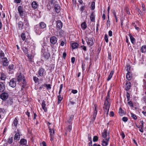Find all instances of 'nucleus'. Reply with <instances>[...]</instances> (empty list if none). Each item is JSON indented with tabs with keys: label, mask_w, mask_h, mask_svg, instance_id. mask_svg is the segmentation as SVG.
<instances>
[{
	"label": "nucleus",
	"mask_w": 146,
	"mask_h": 146,
	"mask_svg": "<svg viewBox=\"0 0 146 146\" xmlns=\"http://www.w3.org/2000/svg\"><path fill=\"white\" fill-rule=\"evenodd\" d=\"M27 56L28 57L29 59V61L31 62L32 61V56L31 54L29 55V54H27Z\"/></svg>",
	"instance_id": "obj_46"
},
{
	"label": "nucleus",
	"mask_w": 146,
	"mask_h": 146,
	"mask_svg": "<svg viewBox=\"0 0 146 146\" xmlns=\"http://www.w3.org/2000/svg\"><path fill=\"white\" fill-rule=\"evenodd\" d=\"M38 25L43 30H44V29L46 28V24L43 22L40 23Z\"/></svg>",
	"instance_id": "obj_17"
},
{
	"label": "nucleus",
	"mask_w": 146,
	"mask_h": 146,
	"mask_svg": "<svg viewBox=\"0 0 146 146\" xmlns=\"http://www.w3.org/2000/svg\"><path fill=\"white\" fill-rule=\"evenodd\" d=\"M128 104L131 107H133V104L132 102L131 101H129L128 102Z\"/></svg>",
	"instance_id": "obj_58"
},
{
	"label": "nucleus",
	"mask_w": 146,
	"mask_h": 146,
	"mask_svg": "<svg viewBox=\"0 0 146 146\" xmlns=\"http://www.w3.org/2000/svg\"><path fill=\"white\" fill-rule=\"evenodd\" d=\"M110 20H107V27L109 26L110 25Z\"/></svg>",
	"instance_id": "obj_62"
},
{
	"label": "nucleus",
	"mask_w": 146,
	"mask_h": 146,
	"mask_svg": "<svg viewBox=\"0 0 146 146\" xmlns=\"http://www.w3.org/2000/svg\"><path fill=\"white\" fill-rule=\"evenodd\" d=\"M34 31L36 33L40 35L44 31V30L41 29L37 25L35 26Z\"/></svg>",
	"instance_id": "obj_3"
},
{
	"label": "nucleus",
	"mask_w": 146,
	"mask_h": 146,
	"mask_svg": "<svg viewBox=\"0 0 146 146\" xmlns=\"http://www.w3.org/2000/svg\"><path fill=\"white\" fill-rule=\"evenodd\" d=\"M63 85L62 84H61L60 87V89L58 92V94H60L63 88Z\"/></svg>",
	"instance_id": "obj_51"
},
{
	"label": "nucleus",
	"mask_w": 146,
	"mask_h": 146,
	"mask_svg": "<svg viewBox=\"0 0 146 146\" xmlns=\"http://www.w3.org/2000/svg\"><path fill=\"white\" fill-rule=\"evenodd\" d=\"M46 72L43 68H40L38 71V74L40 76L42 77L45 75Z\"/></svg>",
	"instance_id": "obj_8"
},
{
	"label": "nucleus",
	"mask_w": 146,
	"mask_h": 146,
	"mask_svg": "<svg viewBox=\"0 0 146 146\" xmlns=\"http://www.w3.org/2000/svg\"><path fill=\"white\" fill-rule=\"evenodd\" d=\"M141 50L142 53H145L146 52V46L144 45L142 46L141 48Z\"/></svg>",
	"instance_id": "obj_32"
},
{
	"label": "nucleus",
	"mask_w": 146,
	"mask_h": 146,
	"mask_svg": "<svg viewBox=\"0 0 146 146\" xmlns=\"http://www.w3.org/2000/svg\"><path fill=\"white\" fill-rule=\"evenodd\" d=\"M131 75L130 72H128L126 75V78L128 80H131Z\"/></svg>",
	"instance_id": "obj_30"
},
{
	"label": "nucleus",
	"mask_w": 146,
	"mask_h": 146,
	"mask_svg": "<svg viewBox=\"0 0 146 146\" xmlns=\"http://www.w3.org/2000/svg\"><path fill=\"white\" fill-rule=\"evenodd\" d=\"M9 94L6 92H4L0 95V98L3 100H6L9 97Z\"/></svg>",
	"instance_id": "obj_6"
},
{
	"label": "nucleus",
	"mask_w": 146,
	"mask_h": 146,
	"mask_svg": "<svg viewBox=\"0 0 146 146\" xmlns=\"http://www.w3.org/2000/svg\"><path fill=\"white\" fill-rule=\"evenodd\" d=\"M20 138V135L19 133H17L14 135V139L17 141L19 140Z\"/></svg>",
	"instance_id": "obj_24"
},
{
	"label": "nucleus",
	"mask_w": 146,
	"mask_h": 146,
	"mask_svg": "<svg viewBox=\"0 0 146 146\" xmlns=\"http://www.w3.org/2000/svg\"><path fill=\"white\" fill-rule=\"evenodd\" d=\"M54 9L56 12L58 13L60 11V5L58 4H55L54 5Z\"/></svg>",
	"instance_id": "obj_18"
},
{
	"label": "nucleus",
	"mask_w": 146,
	"mask_h": 146,
	"mask_svg": "<svg viewBox=\"0 0 146 146\" xmlns=\"http://www.w3.org/2000/svg\"><path fill=\"white\" fill-rule=\"evenodd\" d=\"M126 97L128 101L129 100L130 94L128 92H127L126 94Z\"/></svg>",
	"instance_id": "obj_57"
},
{
	"label": "nucleus",
	"mask_w": 146,
	"mask_h": 146,
	"mask_svg": "<svg viewBox=\"0 0 146 146\" xmlns=\"http://www.w3.org/2000/svg\"><path fill=\"white\" fill-rule=\"evenodd\" d=\"M72 125H68V127H67V128L66 129V132L65 133V134L66 135L67 134V132H70L72 130Z\"/></svg>",
	"instance_id": "obj_33"
},
{
	"label": "nucleus",
	"mask_w": 146,
	"mask_h": 146,
	"mask_svg": "<svg viewBox=\"0 0 146 146\" xmlns=\"http://www.w3.org/2000/svg\"><path fill=\"white\" fill-rule=\"evenodd\" d=\"M95 3L94 2H92V4L91 6V7L92 9V10H93L95 8Z\"/></svg>",
	"instance_id": "obj_47"
},
{
	"label": "nucleus",
	"mask_w": 146,
	"mask_h": 146,
	"mask_svg": "<svg viewBox=\"0 0 146 146\" xmlns=\"http://www.w3.org/2000/svg\"><path fill=\"white\" fill-rule=\"evenodd\" d=\"M78 92V91L76 90H72V92L74 94H76Z\"/></svg>",
	"instance_id": "obj_59"
},
{
	"label": "nucleus",
	"mask_w": 146,
	"mask_h": 146,
	"mask_svg": "<svg viewBox=\"0 0 146 146\" xmlns=\"http://www.w3.org/2000/svg\"><path fill=\"white\" fill-rule=\"evenodd\" d=\"M33 80L35 83L38 82L39 79L36 76L33 77Z\"/></svg>",
	"instance_id": "obj_45"
},
{
	"label": "nucleus",
	"mask_w": 146,
	"mask_h": 146,
	"mask_svg": "<svg viewBox=\"0 0 146 146\" xmlns=\"http://www.w3.org/2000/svg\"><path fill=\"white\" fill-rule=\"evenodd\" d=\"M17 79L15 78L12 79L10 81L9 83V86L12 88L15 87L16 85Z\"/></svg>",
	"instance_id": "obj_4"
},
{
	"label": "nucleus",
	"mask_w": 146,
	"mask_h": 146,
	"mask_svg": "<svg viewBox=\"0 0 146 146\" xmlns=\"http://www.w3.org/2000/svg\"><path fill=\"white\" fill-rule=\"evenodd\" d=\"M23 23L21 21H20L18 23V27L19 29H23Z\"/></svg>",
	"instance_id": "obj_26"
},
{
	"label": "nucleus",
	"mask_w": 146,
	"mask_h": 146,
	"mask_svg": "<svg viewBox=\"0 0 146 146\" xmlns=\"http://www.w3.org/2000/svg\"><path fill=\"white\" fill-rule=\"evenodd\" d=\"M81 47H82V49H83L84 50H85V51L86 50V46H84L83 45V46H81Z\"/></svg>",
	"instance_id": "obj_63"
},
{
	"label": "nucleus",
	"mask_w": 146,
	"mask_h": 146,
	"mask_svg": "<svg viewBox=\"0 0 146 146\" xmlns=\"http://www.w3.org/2000/svg\"><path fill=\"white\" fill-rule=\"evenodd\" d=\"M143 125H140L139 126V127L138 128L139 129V131L141 132H143Z\"/></svg>",
	"instance_id": "obj_43"
},
{
	"label": "nucleus",
	"mask_w": 146,
	"mask_h": 146,
	"mask_svg": "<svg viewBox=\"0 0 146 146\" xmlns=\"http://www.w3.org/2000/svg\"><path fill=\"white\" fill-rule=\"evenodd\" d=\"M131 86V83L128 81H127L126 84L125 85V90L126 91H128L130 89Z\"/></svg>",
	"instance_id": "obj_21"
},
{
	"label": "nucleus",
	"mask_w": 146,
	"mask_h": 146,
	"mask_svg": "<svg viewBox=\"0 0 146 146\" xmlns=\"http://www.w3.org/2000/svg\"><path fill=\"white\" fill-rule=\"evenodd\" d=\"M1 74V75L0 76V80H1L5 81L7 78L6 75L3 72H2Z\"/></svg>",
	"instance_id": "obj_15"
},
{
	"label": "nucleus",
	"mask_w": 146,
	"mask_h": 146,
	"mask_svg": "<svg viewBox=\"0 0 146 146\" xmlns=\"http://www.w3.org/2000/svg\"><path fill=\"white\" fill-rule=\"evenodd\" d=\"M128 120V119L127 117H123L122 118V120L125 122H127Z\"/></svg>",
	"instance_id": "obj_56"
},
{
	"label": "nucleus",
	"mask_w": 146,
	"mask_h": 146,
	"mask_svg": "<svg viewBox=\"0 0 146 146\" xmlns=\"http://www.w3.org/2000/svg\"><path fill=\"white\" fill-rule=\"evenodd\" d=\"M18 123V120L16 118H15L12 124L13 128H15L17 127Z\"/></svg>",
	"instance_id": "obj_16"
},
{
	"label": "nucleus",
	"mask_w": 146,
	"mask_h": 146,
	"mask_svg": "<svg viewBox=\"0 0 146 146\" xmlns=\"http://www.w3.org/2000/svg\"><path fill=\"white\" fill-rule=\"evenodd\" d=\"M81 26L82 29L84 30L87 27V25L85 22H84L81 24Z\"/></svg>",
	"instance_id": "obj_35"
},
{
	"label": "nucleus",
	"mask_w": 146,
	"mask_h": 146,
	"mask_svg": "<svg viewBox=\"0 0 146 146\" xmlns=\"http://www.w3.org/2000/svg\"><path fill=\"white\" fill-rule=\"evenodd\" d=\"M95 107V109L94 110V113L93 115L92 118L94 120L96 117L98 111H97V108L98 106L97 105L95 104L94 105Z\"/></svg>",
	"instance_id": "obj_12"
},
{
	"label": "nucleus",
	"mask_w": 146,
	"mask_h": 146,
	"mask_svg": "<svg viewBox=\"0 0 146 146\" xmlns=\"http://www.w3.org/2000/svg\"><path fill=\"white\" fill-rule=\"evenodd\" d=\"M48 129L49 130V131L50 133V136H53L52 132V129H51L50 126H48Z\"/></svg>",
	"instance_id": "obj_50"
},
{
	"label": "nucleus",
	"mask_w": 146,
	"mask_h": 146,
	"mask_svg": "<svg viewBox=\"0 0 146 146\" xmlns=\"http://www.w3.org/2000/svg\"><path fill=\"white\" fill-rule=\"evenodd\" d=\"M2 60L3 61V66H7L9 64V62L7 58L6 57H5Z\"/></svg>",
	"instance_id": "obj_20"
},
{
	"label": "nucleus",
	"mask_w": 146,
	"mask_h": 146,
	"mask_svg": "<svg viewBox=\"0 0 146 146\" xmlns=\"http://www.w3.org/2000/svg\"><path fill=\"white\" fill-rule=\"evenodd\" d=\"M119 113L120 115L121 116L125 114L124 111L121 108H120L119 110Z\"/></svg>",
	"instance_id": "obj_38"
},
{
	"label": "nucleus",
	"mask_w": 146,
	"mask_h": 146,
	"mask_svg": "<svg viewBox=\"0 0 146 146\" xmlns=\"http://www.w3.org/2000/svg\"><path fill=\"white\" fill-rule=\"evenodd\" d=\"M17 81L18 82H20L22 80L23 81V82L24 84L25 82V78L24 76L21 73H20L17 76Z\"/></svg>",
	"instance_id": "obj_5"
},
{
	"label": "nucleus",
	"mask_w": 146,
	"mask_h": 146,
	"mask_svg": "<svg viewBox=\"0 0 146 146\" xmlns=\"http://www.w3.org/2000/svg\"><path fill=\"white\" fill-rule=\"evenodd\" d=\"M44 57L46 59H47L50 56V54L49 53L45 52L44 53Z\"/></svg>",
	"instance_id": "obj_34"
},
{
	"label": "nucleus",
	"mask_w": 146,
	"mask_h": 146,
	"mask_svg": "<svg viewBox=\"0 0 146 146\" xmlns=\"http://www.w3.org/2000/svg\"><path fill=\"white\" fill-rule=\"evenodd\" d=\"M50 43L53 44H55L57 42L58 38L55 36L51 37L50 39Z\"/></svg>",
	"instance_id": "obj_7"
},
{
	"label": "nucleus",
	"mask_w": 146,
	"mask_h": 146,
	"mask_svg": "<svg viewBox=\"0 0 146 146\" xmlns=\"http://www.w3.org/2000/svg\"><path fill=\"white\" fill-rule=\"evenodd\" d=\"M104 39L106 42H108V36L106 34L105 35Z\"/></svg>",
	"instance_id": "obj_54"
},
{
	"label": "nucleus",
	"mask_w": 146,
	"mask_h": 146,
	"mask_svg": "<svg viewBox=\"0 0 146 146\" xmlns=\"http://www.w3.org/2000/svg\"><path fill=\"white\" fill-rule=\"evenodd\" d=\"M98 139V138L96 136H94L93 138V141L94 142L97 141Z\"/></svg>",
	"instance_id": "obj_53"
},
{
	"label": "nucleus",
	"mask_w": 146,
	"mask_h": 146,
	"mask_svg": "<svg viewBox=\"0 0 146 146\" xmlns=\"http://www.w3.org/2000/svg\"><path fill=\"white\" fill-rule=\"evenodd\" d=\"M130 38L131 43L134 44L135 43V39L131 35H129Z\"/></svg>",
	"instance_id": "obj_29"
},
{
	"label": "nucleus",
	"mask_w": 146,
	"mask_h": 146,
	"mask_svg": "<svg viewBox=\"0 0 146 146\" xmlns=\"http://www.w3.org/2000/svg\"><path fill=\"white\" fill-rule=\"evenodd\" d=\"M86 41L87 44H88L89 46H92L94 44V42L93 39L92 38L89 39L88 38V39H86Z\"/></svg>",
	"instance_id": "obj_13"
},
{
	"label": "nucleus",
	"mask_w": 146,
	"mask_h": 146,
	"mask_svg": "<svg viewBox=\"0 0 146 146\" xmlns=\"http://www.w3.org/2000/svg\"><path fill=\"white\" fill-rule=\"evenodd\" d=\"M104 106H105L104 111V114L106 115V116H108V112L109 108L110 106V103L109 102V101L105 100L104 102Z\"/></svg>",
	"instance_id": "obj_1"
},
{
	"label": "nucleus",
	"mask_w": 146,
	"mask_h": 146,
	"mask_svg": "<svg viewBox=\"0 0 146 146\" xmlns=\"http://www.w3.org/2000/svg\"><path fill=\"white\" fill-rule=\"evenodd\" d=\"M121 137L123 139L125 137V135L123 132H122L121 133Z\"/></svg>",
	"instance_id": "obj_61"
},
{
	"label": "nucleus",
	"mask_w": 146,
	"mask_h": 146,
	"mask_svg": "<svg viewBox=\"0 0 146 146\" xmlns=\"http://www.w3.org/2000/svg\"><path fill=\"white\" fill-rule=\"evenodd\" d=\"M71 62L72 64H74L75 61V58L74 57H72L71 58Z\"/></svg>",
	"instance_id": "obj_60"
},
{
	"label": "nucleus",
	"mask_w": 146,
	"mask_h": 146,
	"mask_svg": "<svg viewBox=\"0 0 146 146\" xmlns=\"http://www.w3.org/2000/svg\"><path fill=\"white\" fill-rule=\"evenodd\" d=\"M78 46L79 44H78L76 42L73 43L72 44V47L73 49H76L78 47Z\"/></svg>",
	"instance_id": "obj_28"
},
{
	"label": "nucleus",
	"mask_w": 146,
	"mask_h": 146,
	"mask_svg": "<svg viewBox=\"0 0 146 146\" xmlns=\"http://www.w3.org/2000/svg\"><path fill=\"white\" fill-rule=\"evenodd\" d=\"M110 137L104 139L102 141V145L103 146H107L108 145V142L109 141Z\"/></svg>",
	"instance_id": "obj_10"
},
{
	"label": "nucleus",
	"mask_w": 146,
	"mask_h": 146,
	"mask_svg": "<svg viewBox=\"0 0 146 146\" xmlns=\"http://www.w3.org/2000/svg\"><path fill=\"white\" fill-rule=\"evenodd\" d=\"M21 37L23 41L25 40L26 39V36L25 33H23L21 34Z\"/></svg>",
	"instance_id": "obj_41"
},
{
	"label": "nucleus",
	"mask_w": 146,
	"mask_h": 146,
	"mask_svg": "<svg viewBox=\"0 0 146 146\" xmlns=\"http://www.w3.org/2000/svg\"><path fill=\"white\" fill-rule=\"evenodd\" d=\"M74 116L73 115H72L70 117L68 118L67 120V121L66 122V123L68 125H72V121L73 120V118Z\"/></svg>",
	"instance_id": "obj_9"
},
{
	"label": "nucleus",
	"mask_w": 146,
	"mask_h": 146,
	"mask_svg": "<svg viewBox=\"0 0 146 146\" xmlns=\"http://www.w3.org/2000/svg\"><path fill=\"white\" fill-rule=\"evenodd\" d=\"M113 70L111 71V72L108 76V78L107 79V80L108 81H109L111 79L113 74Z\"/></svg>",
	"instance_id": "obj_37"
},
{
	"label": "nucleus",
	"mask_w": 146,
	"mask_h": 146,
	"mask_svg": "<svg viewBox=\"0 0 146 146\" xmlns=\"http://www.w3.org/2000/svg\"><path fill=\"white\" fill-rule=\"evenodd\" d=\"M24 24H25V28H27L29 27V21L27 19V17H23Z\"/></svg>",
	"instance_id": "obj_14"
},
{
	"label": "nucleus",
	"mask_w": 146,
	"mask_h": 146,
	"mask_svg": "<svg viewBox=\"0 0 146 146\" xmlns=\"http://www.w3.org/2000/svg\"><path fill=\"white\" fill-rule=\"evenodd\" d=\"M5 89V86L3 83L0 82V92L3 91Z\"/></svg>",
	"instance_id": "obj_19"
},
{
	"label": "nucleus",
	"mask_w": 146,
	"mask_h": 146,
	"mask_svg": "<svg viewBox=\"0 0 146 146\" xmlns=\"http://www.w3.org/2000/svg\"><path fill=\"white\" fill-rule=\"evenodd\" d=\"M102 136L104 138H106L107 135V130L104 129V132L102 133Z\"/></svg>",
	"instance_id": "obj_31"
},
{
	"label": "nucleus",
	"mask_w": 146,
	"mask_h": 146,
	"mask_svg": "<svg viewBox=\"0 0 146 146\" xmlns=\"http://www.w3.org/2000/svg\"><path fill=\"white\" fill-rule=\"evenodd\" d=\"M17 11L19 16L23 18L25 13V9L23 8V6L20 5L18 7Z\"/></svg>",
	"instance_id": "obj_2"
},
{
	"label": "nucleus",
	"mask_w": 146,
	"mask_h": 146,
	"mask_svg": "<svg viewBox=\"0 0 146 146\" xmlns=\"http://www.w3.org/2000/svg\"><path fill=\"white\" fill-rule=\"evenodd\" d=\"M14 66L13 64H10L8 67V69L9 70V71L12 70L14 69Z\"/></svg>",
	"instance_id": "obj_40"
},
{
	"label": "nucleus",
	"mask_w": 146,
	"mask_h": 146,
	"mask_svg": "<svg viewBox=\"0 0 146 146\" xmlns=\"http://www.w3.org/2000/svg\"><path fill=\"white\" fill-rule=\"evenodd\" d=\"M130 65L127 64L126 66V70L128 72H129V71L130 70Z\"/></svg>",
	"instance_id": "obj_48"
},
{
	"label": "nucleus",
	"mask_w": 146,
	"mask_h": 146,
	"mask_svg": "<svg viewBox=\"0 0 146 146\" xmlns=\"http://www.w3.org/2000/svg\"><path fill=\"white\" fill-rule=\"evenodd\" d=\"M42 108L44 110L45 112H46L47 111L46 108V103L45 101L43 100L41 104Z\"/></svg>",
	"instance_id": "obj_23"
},
{
	"label": "nucleus",
	"mask_w": 146,
	"mask_h": 146,
	"mask_svg": "<svg viewBox=\"0 0 146 146\" xmlns=\"http://www.w3.org/2000/svg\"><path fill=\"white\" fill-rule=\"evenodd\" d=\"M95 15L93 12L92 13L90 16V19L92 22L95 21Z\"/></svg>",
	"instance_id": "obj_27"
},
{
	"label": "nucleus",
	"mask_w": 146,
	"mask_h": 146,
	"mask_svg": "<svg viewBox=\"0 0 146 146\" xmlns=\"http://www.w3.org/2000/svg\"><path fill=\"white\" fill-rule=\"evenodd\" d=\"M56 27L57 29H60L62 26V23L60 20L57 21L56 22Z\"/></svg>",
	"instance_id": "obj_11"
},
{
	"label": "nucleus",
	"mask_w": 146,
	"mask_h": 146,
	"mask_svg": "<svg viewBox=\"0 0 146 146\" xmlns=\"http://www.w3.org/2000/svg\"><path fill=\"white\" fill-rule=\"evenodd\" d=\"M130 114L131 115V117L135 120L137 119V117L136 115L132 113H131Z\"/></svg>",
	"instance_id": "obj_44"
},
{
	"label": "nucleus",
	"mask_w": 146,
	"mask_h": 146,
	"mask_svg": "<svg viewBox=\"0 0 146 146\" xmlns=\"http://www.w3.org/2000/svg\"><path fill=\"white\" fill-rule=\"evenodd\" d=\"M113 15H114L115 18V19L116 21V22H117V18L116 16V13H115V11H113Z\"/></svg>",
	"instance_id": "obj_52"
},
{
	"label": "nucleus",
	"mask_w": 146,
	"mask_h": 146,
	"mask_svg": "<svg viewBox=\"0 0 146 146\" xmlns=\"http://www.w3.org/2000/svg\"><path fill=\"white\" fill-rule=\"evenodd\" d=\"M4 56L5 54L1 50H0V56L2 59L5 58V57H4Z\"/></svg>",
	"instance_id": "obj_39"
},
{
	"label": "nucleus",
	"mask_w": 146,
	"mask_h": 146,
	"mask_svg": "<svg viewBox=\"0 0 146 146\" xmlns=\"http://www.w3.org/2000/svg\"><path fill=\"white\" fill-rule=\"evenodd\" d=\"M110 100V94L109 91L107 93V96L106 97L105 100L109 101Z\"/></svg>",
	"instance_id": "obj_49"
},
{
	"label": "nucleus",
	"mask_w": 146,
	"mask_h": 146,
	"mask_svg": "<svg viewBox=\"0 0 146 146\" xmlns=\"http://www.w3.org/2000/svg\"><path fill=\"white\" fill-rule=\"evenodd\" d=\"M45 86L46 88L48 89H50L51 88V85L50 84H46Z\"/></svg>",
	"instance_id": "obj_55"
},
{
	"label": "nucleus",
	"mask_w": 146,
	"mask_h": 146,
	"mask_svg": "<svg viewBox=\"0 0 146 146\" xmlns=\"http://www.w3.org/2000/svg\"><path fill=\"white\" fill-rule=\"evenodd\" d=\"M13 141V137H9L8 140L7 142L9 144H11Z\"/></svg>",
	"instance_id": "obj_36"
},
{
	"label": "nucleus",
	"mask_w": 146,
	"mask_h": 146,
	"mask_svg": "<svg viewBox=\"0 0 146 146\" xmlns=\"http://www.w3.org/2000/svg\"><path fill=\"white\" fill-rule=\"evenodd\" d=\"M32 7L34 9H36L38 6V5L36 2L33 1L31 4Z\"/></svg>",
	"instance_id": "obj_22"
},
{
	"label": "nucleus",
	"mask_w": 146,
	"mask_h": 146,
	"mask_svg": "<svg viewBox=\"0 0 146 146\" xmlns=\"http://www.w3.org/2000/svg\"><path fill=\"white\" fill-rule=\"evenodd\" d=\"M58 104L60 103L61 101L62 100V98L61 97L60 94H59V95L58 96Z\"/></svg>",
	"instance_id": "obj_42"
},
{
	"label": "nucleus",
	"mask_w": 146,
	"mask_h": 146,
	"mask_svg": "<svg viewBox=\"0 0 146 146\" xmlns=\"http://www.w3.org/2000/svg\"><path fill=\"white\" fill-rule=\"evenodd\" d=\"M110 116L113 117L114 115V113L112 111H111L110 112Z\"/></svg>",
	"instance_id": "obj_64"
},
{
	"label": "nucleus",
	"mask_w": 146,
	"mask_h": 146,
	"mask_svg": "<svg viewBox=\"0 0 146 146\" xmlns=\"http://www.w3.org/2000/svg\"><path fill=\"white\" fill-rule=\"evenodd\" d=\"M27 140L25 139H22L20 140L19 143L21 145H25L26 144Z\"/></svg>",
	"instance_id": "obj_25"
}]
</instances>
